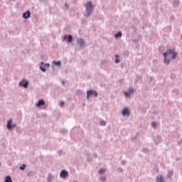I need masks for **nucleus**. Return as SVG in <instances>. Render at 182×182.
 Masks as SVG:
<instances>
[{"instance_id":"obj_1","label":"nucleus","mask_w":182,"mask_h":182,"mask_svg":"<svg viewBox=\"0 0 182 182\" xmlns=\"http://www.w3.org/2000/svg\"><path fill=\"white\" fill-rule=\"evenodd\" d=\"M169 55H171L172 59H175L176 58V53L173 49H168L167 52L164 53V56L165 58L164 63L168 65L170 63L169 58H166Z\"/></svg>"},{"instance_id":"obj_2","label":"nucleus","mask_w":182,"mask_h":182,"mask_svg":"<svg viewBox=\"0 0 182 182\" xmlns=\"http://www.w3.org/2000/svg\"><path fill=\"white\" fill-rule=\"evenodd\" d=\"M85 8H86V14L85 16L86 17H89L92 12L93 8H92V4L91 1H87L85 4Z\"/></svg>"},{"instance_id":"obj_3","label":"nucleus","mask_w":182,"mask_h":182,"mask_svg":"<svg viewBox=\"0 0 182 182\" xmlns=\"http://www.w3.org/2000/svg\"><path fill=\"white\" fill-rule=\"evenodd\" d=\"M18 86L20 87H24V89H28V86H29V81H25V80H23L18 83Z\"/></svg>"},{"instance_id":"obj_4","label":"nucleus","mask_w":182,"mask_h":182,"mask_svg":"<svg viewBox=\"0 0 182 182\" xmlns=\"http://www.w3.org/2000/svg\"><path fill=\"white\" fill-rule=\"evenodd\" d=\"M6 127L8 130H11L13 128L16 127V124H12V119L7 121Z\"/></svg>"},{"instance_id":"obj_5","label":"nucleus","mask_w":182,"mask_h":182,"mask_svg":"<svg viewBox=\"0 0 182 182\" xmlns=\"http://www.w3.org/2000/svg\"><path fill=\"white\" fill-rule=\"evenodd\" d=\"M91 95H94L95 97H97V92H96V91H92L91 90H90L89 91H87V99L88 100L90 96Z\"/></svg>"},{"instance_id":"obj_6","label":"nucleus","mask_w":182,"mask_h":182,"mask_svg":"<svg viewBox=\"0 0 182 182\" xmlns=\"http://www.w3.org/2000/svg\"><path fill=\"white\" fill-rule=\"evenodd\" d=\"M46 105V102L44 100H39L38 103L36 104V107H42V106H45Z\"/></svg>"},{"instance_id":"obj_7","label":"nucleus","mask_w":182,"mask_h":182,"mask_svg":"<svg viewBox=\"0 0 182 182\" xmlns=\"http://www.w3.org/2000/svg\"><path fill=\"white\" fill-rule=\"evenodd\" d=\"M22 17L23 19H29V18H31V11L28 10L23 13Z\"/></svg>"},{"instance_id":"obj_8","label":"nucleus","mask_w":182,"mask_h":182,"mask_svg":"<svg viewBox=\"0 0 182 182\" xmlns=\"http://www.w3.org/2000/svg\"><path fill=\"white\" fill-rule=\"evenodd\" d=\"M68 43H71L73 41V36L71 35L64 36V41H67Z\"/></svg>"},{"instance_id":"obj_9","label":"nucleus","mask_w":182,"mask_h":182,"mask_svg":"<svg viewBox=\"0 0 182 182\" xmlns=\"http://www.w3.org/2000/svg\"><path fill=\"white\" fill-rule=\"evenodd\" d=\"M68 173H69L68 171L63 170V171H61L60 176L61 178H65L68 177Z\"/></svg>"},{"instance_id":"obj_10","label":"nucleus","mask_w":182,"mask_h":182,"mask_svg":"<svg viewBox=\"0 0 182 182\" xmlns=\"http://www.w3.org/2000/svg\"><path fill=\"white\" fill-rule=\"evenodd\" d=\"M129 114H130V112H129V109H124L123 111H122V115L123 116H126V115H127V116H129Z\"/></svg>"},{"instance_id":"obj_11","label":"nucleus","mask_w":182,"mask_h":182,"mask_svg":"<svg viewBox=\"0 0 182 182\" xmlns=\"http://www.w3.org/2000/svg\"><path fill=\"white\" fill-rule=\"evenodd\" d=\"M77 44H79L80 46H83L85 44V41L82 38H80L77 40Z\"/></svg>"},{"instance_id":"obj_12","label":"nucleus","mask_w":182,"mask_h":182,"mask_svg":"<svg viewBox=\"0 0 182 182\" xmlns=\"http://www.w3.org/2000/svg\"><path fill=\"white\" fill-rule=\"evenodd\" d=\"M41 66H40V69L42 72H46V68H45V67H43L42 65H45V63L41 62Z\"/></svg>"},{"instance_id":"obj_13","label":"nucleus","mask_w":182,"mask_h":182,"mask_svg":"<svg viewBox=\"0 0 182 182\" xmlns=\"http://www.w3.org/2000/svg\"><path fill=\"white\" fill-rule=\"evenodd\" d=\"M5 182H12V178L10 176H7L4 180Z\"/></svg>"},{"instance_id":"obj_14","label":"nucleus","mask_w":182,"mask_h":182,"mask_svg":"<svg viewBox=\"0 0 182 182\" xmlns=\"http://www.w3.org/2000/svg\"><path fill=\"white\" fill-rule=\"evenodd\" d=\"M156 182H164V179H163V176H161L160 177L157 178Z\"/></svg>"},{"instance_id":"obj_15","label":"nucleus","mask_w":182,"mask_h":182,"mask_svg":"<svg viewBox=\"0 0 182 182\" xmlns=\"http://www.w3.org/2000/svg\"><path fill=\"white\" fill-rule=\"evenodd\" d=\"M53 64L57 66H60V61H53Z\"/></svg>"},{"instance_id":"obj_16","label":"nucleus","mask_w":182,"mask_h":182,"mask_svg":"<svg viewBox=\"0 0 182 182\" xmlns=\"http://www.w3.org/2000/svg\"><path fill=\"white\" fill-rule=\"evenodd\" d=\"M26 168V165L25 164H23L21 166H20V170H25V168Z\"/></svg>"},{"instance_id":"obj_17","label":"nucleus","mask_w":182,"mask_h":182,"mask_svg":"<svg viewBox=\"0 0 182 182\" xmlns=\"http://www.w3.org/2000/svg\"><path fill=\"white\" fill-rule=\"evenodd\" d=\"M122 36V33L119 31L118 33L115 34V38H119Z\"/></svg>"},{"instance_id":"obj_18","label":"nucleus","mask_w":182,"mask_h":182,"mask_svg":"<svg viewBox=\"0 0 182 182\" xmlns=\"http://www.w3.org/2000/svg\"><path fill=\"white\" fill-rule=\"evenodd\" d=\"M115 57L117 58L116 60H115V63H119L120 62V60L118 58H119L118 55H115Z\"/></svg>"},{"instance_id":"obj_19","label":"nucleus","mask_w":182,"mask_h":182,"mask_svg":"<svg viewBox=\"0 0 182 182\" xmlns=\"http://www.w3.org/2000/svg\"><path fill=\"white\" fill-rule=\"evenodd\" d=\"M124 95H125V96L127 97H130V92H124Z\"/></svg>"},{"instance_id":"obj_20","label":"nucleus","mask_w":182,"mask_h":182,"mask_svg":"<svg viewBox=\"0 0 182 182\" xmlns=\"http://www.w3.org/2000/svg\"><path fill=\"white\" fill-rule=\"evenodd\" d=\"M105 171V169H100L99 171H98V173H100V174H102V173H104Z\"/></svg>"},{"instance_id":"obj_21","label":"nucleus","mask_w":182,"mask_h":182,"mask_svg":"<svg viewBox=\"0 0 182 182\" xmlns=\"http://www.w3.org/2000/svg\"><path fill=\"white\" fill-rule=\"evenodd\" d=\"M53 178V177H52V176H48V182H50V181H52Z\"/></svg>"},{"instance_id":"obj_22","label":"nucleus","mask_w":182,"mask_h":182,"mask_svg":"<svg viewBox=\"0 0 182 182\" xmlns=\"http://www.w3.org/2000/svg\"><path fill=\"white\" fill-rule=\"evenodd\" d=\"M129 94L131 95V94H132V93L134 92V90H133V89L132 88L131 90H129Z\"/></svg>"},{"instance_id":"obj_23","label":"nucleus","mask_w":182,"mask_h":182,"mask_svg":"<svg viewBox=\"0 0 182 182\" xmlns=\"http://www.w3.org/2000/svg\"><path fill=\"white\" fill-rule=\"evenodd\" d=\"M100 124H101L102 126H105V125H106V122H104V121H102V122H100Z\"/></svg>"},{"instance_id":"obj_24","label":"nucleus","mask_w":182,"mask_h":182,"mask_svg":"<svg viewBox=\"0 0 182 182\" xmlns=\"http://www.w3.org/2000/svg\"><path fill=\"white\" fill-rule=\"evenodd\" d=\"M152 127H153L154 128H155V127H156V122H153V123H152Z\"/></svg>"},{"instance_id":"obj_25","label":"nucleus","mask_w":182,"mask_h":182,"mask_svg":"<svg viewBox=\"0 0 182 182\" xmlns=\"http://www.w3.org/2000/svg\"><path fill=\"white\" fill-rule=\"evenodd\" d=\"M63 105H65V101H62V102L60 103L61 107H63Z\"/></svg>"},{"instance_id":"obj_26","label":"nucleus","mask_w":182,"mask_h":182,"mask_svg":"<svg viewBox=\"0 0 182 182\" xmlns=\"http://www.w3.org/2000/svg\"><path fill=\"white\" fill-rule=\"evenodd\" d=\"M102 181H106V178L105 177H102L100 178Z\"/></svg>"},{"instance_id":"obj_27","label":"nucleus","mask_w":182,"mask_h":182,"mask_svg":"<svg viewBox=\"0 0 182 182\" xmlns=\"http://www.w3.org/2000/svg\"><path fill=\"white\" fill-rule=\"evenodd\" d=\"M62 84H63V85H65V81H62Z\"/></svg>"},{"instance_id":"obj_28","label":"nucleus","mask_w":182,"mask_h":182,"mask_svg":"<svg viewBox=\"0 0 182 182\" xmlns=\"http://www.w3.org/2000/svg\"><path fill=\"white\" fill-rule=\"evenodd\" d=\"M47 66H49V64H47Z\"/></svg>"},{"instance_id":"obj_29","label":"nucleus","mask_w":182,"mask_h":182,"mask_svg":"<svg viewBox=\"0 0 182 182\" xmlns=\"http://www.w3.org/2000/svg\"><path fill=\"white\" fill-rule=\"evenodd\" d=\"M45 65V66H46V64H44Z\"/></svg>"},{"instance_id":"obj_30","label":"nucleus","mask_w":182,"mask_h":182,"mask_svg":"<svg viewBox=\"0 0 182 182\" xmlns=\"http://www.w3.org/2000/svg\"><path fill=\"white\" fill-rule=\"evenodd\" d=\"M12 1H15V0H12Z\"/></svg>"},{"instance_id":"obj_31","label":"nucleus","mask_w":182,"mask_h":182,"mask_svg":"<svg viewBox=\"0 0 182 182\" xmlns=\"http://www.w3.org/2000/svg\"><path fill=\"white\" fill-rule=\"evenodd\" d=\"M0 166H1V163H0Z\"/></svg>"}]
</instances>
